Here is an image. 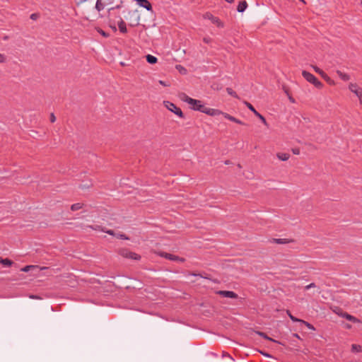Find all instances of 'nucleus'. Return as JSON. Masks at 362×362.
<instances>
[{"label":"nucleus","instance_id":"f257e3e1","mask_svg":"<svg viewBox=\"0 0 362 362\" xmlns=\"http://www.w3.org/2000/svg\"><path fill=\"white\" fill-rule=\"evenodd\" d=\"M180 98L183 102L187 103L192 110L202 112L205 105L202 104L201 100L192 98L184 93L180 94Z\"/></svg>","mask_w":362,"mask_h":362},{"label":"nucleus","instance_id":"f03ea898","mask_svg":"<svg viewBox=\"0 0 362 362\" xmlns=\"http://www.w3.org/2000/svg\"><path fill=\"white\" fill-rule=\"evenodd\" d=\"M302 76L309 83L313 84L316 88L320 89L323 87V84L320 82L313 74L307 71H303Z\"/></svg>","mask_w":362,"mask_h":362},{"label":"nucleus","instance_id":"7ed1b4c3","mask_svg":"<svg viewBox=\"0 0 362 362\" xmlns=\"http://www.w3.org/2000/svg\"><path fill=\"white\" fill-rule=\"evenodd\" d=\"M164 106L170 112H173L180 118H184V114L182 111V110L177 107L176 105L174 103L170 102V101H164L163 102Z\"/></svg>","mask_w":362,"mask_h":362},{"label":"nucleus","instance_id":"20e7f679","mask_svg":"<svg viewBox=\"0 0 362 362\" xmlns=\"http://www.w3.org/2000/svg\"><path fill=\"white\" fill-rule=\"evenodd\" d=\"M119 255L125 258H129L132 259L139 260L140 259L141 257L139 255L131 252L129 250L127 249H122L119 251Z\"/></svg>","mask_w":362,"mask_h":362},{"label":"nucleus","instance_id":"39448f33","mask_svg":"<svg viewBox=\"0 0 362 362\" xmlns=\"http://www.w3.org/2000/svg\"><path fill=\"white\" fill-rule=\"evenodd\" d=\"M244 103L247 107V108L251 110L265 126H268V123L266 119L261 114H259L250 103L245 101Z\"/></svg>","mask_w":362,"mask_h":362},{"label":"nucleus","instance_id":"423d86ee","mask_svg":"<svg viewBox=\"0 0 362 362\" xmlns=\"http://www.w3.org/2000/svg\"><path fill=\"white\" fill-rule=\"evenodd\" d=\"M204 18L205 19L210 20L214 24L216 25L219 28L223 27V24L220 21V19L217 17L214 16L211 13L208 12L204 14Z\"/></svg>","mask_w":362,"mask_h":362},{"label":"nucleus","instance_id":"0eeeda50","mask_svg":"<svg viewBox=\"0 0 362 362\" xmlns=\"http://www.w3.org/2000/svg\"><path fill=\"white\" fill-rule=\"evenodd\" d=\"M160 255L163 257H165L169 260H171V261H175V262H185V259L182 258V257H180L177 255H172V254H170V253H167V252H161L160 253Z\"/></svg>","mask_w":362,"mask_h":362},{"label":"nucleus","instance_id":"6e6552de","mask_svg":"<svg viewBox=\"0 0 362 362\" xmlns=\"http://www.w3.org/2000/svg\"><path fill=\"white\" fill-rule=\"evenodd\" d=\"M202 112L205 113L208 115H210V116H217V115H223L222 111H221L218 109L207 107L206 106H204Z\"/></svg>","mask_w":362,"mask_h":362},{"label":"nucleus","instance_id":"1a4fd4ad","mask_svg":"<svg viewBox=\"0 0 362 362\" xmlns=\"http://www.w3.org/2000/svg\"><path fill=\"white\" fill-rule=\"evenodd\" d=\"M349 89L350 91H351L353 93H354L357 97L358 95H362V88H360L356 83H351L349 85Z\"/></svg>","mask_w":362,"mask_h":362},{"label":"nucleus","instance_id":"9d476101","mask_svg":"<svg viewBox=\"0 0 362 362\" xmlns=\"http://www.w3.org/2000/svg\"><path fill=\"white\" fill-rule=\"evenodd\" d=\"M217 293L224 298H237L238 295L230 291H218Z\"/></svg>","mask_w":362,"mask_h":362},{"label":"nucleus","instance_id":"9b49d317","mask_svg":"<svg viewBox=\"0 0 362 362\" xmlns=\"http://www.w3.org/2000/svg\"><path fill=\"white\" fill-rule=\"evenodd\" d=\"M141 7L145 8L148 11H153L151 4L148 0H135Z\"/></svg>","mask_w":362,"mask_h":362},{"label":"nucleus","instance_id":"f8f14e48","mask_svg":"<svg viewBox=\"0 0 362 362\" xmlns=\"http://www.w3.org/2000/svg\"><path fill=\"white\" fill-rule=\"evenodd\" d=\"M45 269H47V267H40L37 265H28L23 267L21 270L24 272H28L30 270L40 271Z\"/></svg>","mask_w":362,"mask_h":362},{"label":"nucleus","instance_id":"ddd939ff","mask_svg":"<svg viewBox=\"0 0 362 362\" xmlns=\"http://www.w3.org/2000/svg\"><path fill=\"white\" fill-rule=\"evenodd\" d=\"M341 317L346 318L347 320L351 321L352 322H359V320L357 319L356 317L347 313H344L340 315Z\"/></svg>","mask_w":362,"mask_h":362},{"label":"nucleus","instance_id":"4468645a","mask_svg":"<svg viewBox=\"0 0 362 362\" xmlns=\"http://www.w3.org/2000/svg\"><path fill=\"white\" fill-rule=\"evenodd\" d=\"M336 72L339 77L344 81H349L351 78L350 75L348 74L344 73L339 70H337Z\"/></svg>","mask_w":362,"mask_h":362},{"label":"nucleus","instance_id":"2eb2a0df","mask_svg":"<svg viewBox=\"0 0 362 362\" xmlns=\"http://www.w3.org/2000/svg\"><path fill=\"white\" fill-rule=\"evenodd\" d=\"M247 7V3L246 2V1H242L238 4L237 10L238 12L242 13L245 11Z\"/></svg>","mask_w":362,"mask_h":362},{"label":"nucleus","instance_id":"dca6fc26","mask_svg":"<svg viewBox=\"0 0 362 362\" xmlns=\"http://www.w3.org/2000/svg\"><path fill=\"white\" fill-rule=\"evenodd\" d=\"M118 28L119 31L122 33H126L127 32L126 23L122 19H120V21L118 22Z\"/></svg>","mask_w":362,"mask_h":362},{"label":"nucleus","instance_id":"f3484780","mask_svg":"<svg viewBox=\"0 0 362 362\" xmlns=\"http://www.w3.org/2000/svg\"><path fill=\"white\" fill-rule=\"evenodd\" d=\"M276 157L282 161H286L289 159L290 155L287 153H278Z\"/></svg>","mask_w":362,"mask_h":362},{"label":"nucleus","instance_id":"a211bd4d","mask_svg":"<svg viewBox=\"0 0 362 362\" xmlns=\"http://www.w3.org/2000/svg\"><path fill=\"white\" fill-rule=\"evenodd\" d=\"M13 262L9 259H4L2 257H0V264H3L4 266L10 267L13 264Z\"/></svg>","mask_w":362,"mask_h":362},{"label":"nucleus","instance_id":"6ab92c4d","mask_svg":"<svg viewBox=\"0 0 362 362\" xmlns=\"http://www.w3.org/2000/svg\"><path fill=\"white\" fill-rule=\"evenodd\" d=\"M146 61L151 64H156L158 61V59L151 54L146 55Z\"/></svg>","mask_w":362,"mask_h":362},{"label":"nucleus","instance_id":"aec40b11","mask_svg":"<svg viewBox=\"0 0 362 362\" xmlns=\"http://www.w3.org/2000/svg\"><path fill=\"white\" fill-rule=\"evenodd\" d=\"M273 243H277V244H286L291 242V240H288L285 238H274L273 239Z\"/></svg>","mask_w":362,"mask_h":362},{"label":"nucleus","instance_id":"412c9836","mask_svg":"<svg viewBox=\"0 0 362 362\" xmlns=\"http://www.w3.org/2000/svg\"><path fill=\"white\" fill-rule=\"evenodd\" d=\"M322 78L329 85L334 86L335 82L327 74L323 76Z\"/></svg>","mask_w":362,"mask_h":362},{"label":"nucleus","instance_id":"4be33fe9","mask_svg":"<svg viewBox=\"0 0 362 362\" xmlns=\"http://www.w3.org/2000/svg\"><path fill=\"white\" fill-rule=\"evenodd\" d=\"M351 351L353 352H362V346L355 344H352Z\"/></svg>","mask_w":362,"mask_h":362},{"label":"nucleus","instance_id":"5701e85b","mask_svg":"<svg viewBox=\"0 0 362 362\" xmlns=\"http://www.w3.org/2000/svg\"><path fill=\"white\" fill-rule=\"evenodd\" d=\"M105 8L104 4L102 3L101 0H97L95 4V8L98 11H101Z\"/></svg>","mask_w":362,"mask_h":362},{"label":"nucleus","instance_id":"b1692460","mask_svg":"<svg viewBox=\"0 0 362 362\" xmlns=\"http://www.w3.org/2000/svg\"><path fill=\"white\" fill-rule=\"evenodd\" d=\"M82 207H83V204L76 203L71 206V211H77V210L82 209Z\"/></svg>","mask_w":362,"mask_h":362},{"label":"nucleus","instance_id":"393cba45","mask_svg":"<svg viewBox=\"0 0 362 362\" xmlns=\"http://www.w3.org/2000/svg\"><path fill=\"white\" fill-rule=\"evenodd\" d=\"M175 68L182 74H186L187 73V69L182 65L177 64Z\"/></svg>","mask_w":362,"mask_h":362},{"label":"nucleus","instance_id":"a878e982","mask_svg":"<svg viewBox=\"0 0 362 362\" xmlns=\"http://www.w3.org/2000/svg\"><path fill=\"white\" fill-rule=\"evenodd\" d=\"M313 69H314V71L317 73L318 74L320 75V76L322 78L323 76H325V74H326V73L325 71H323L321 69H320L319 67H317V66H312Z\"/></svg>","mask_w":362,"mask_h":362},{"label":"nucleus","instance_id":"bb28decb","mask_svg":"<svg viewBox=\"0 0 362 362\" xmlns=\"http://www.w3.org/2000/svg\"><path fill=\"white\" fill-rule=\"evenodd\" d=\"M223 116L226 119H228V120H230L231 122H233L235 121V119H236L235 117L231 116L230 115H229L228 113H226V112H223Z\"/></svg>","mask_w":362,"mask_h":362},{"label":"nucleus","instance_id":"cd10ccee","mask_svg":"<svg viewBox=\"0 0 362 362\" xmlns=\"http://www.w3.org/2000/svg\"><path fill=\"white\" fill-rule=\"evenodd\" d=\"M226 91H227V93H228L230 95H231V96H233V97H234V98H238V95H237V93H235V92L232 89V88H226Z\"/></svg>","mask_w":362,"mask_h":362},{"label":"nucleus","instance_id":"c85d7f7f","mask_svg":"<svg viewBox=\"0 0 362 362\" xmlns=\"http://www.w3.org/2000/svg\"><path fill=\"white\" fill-rule=\"evenodd\" d=\"M302 324H304L309 329H311V330H315V328L314 327V326L313 325H311L310 323L305 321V320H301V322Z\"/></svg>","mask_w":362,"mask_h":362},{"label":"nucleus","instance_id":"c756f323","mask_svg":"<svg viewBox=\"0 0 362 362\" xmlns=\"http://www.w3.org/2000/svg\"><path fill=\"white\" fill-rule=\"evenodd\" d=\"M288 316H289L290 319H291L293 322H301V320H300V319H298V318H297V317H296L293 316V315H292L290 313H288Z\"/></svg>","mask_w":362,"mask_h":362},{"label":"nucleus","instance_id":"7c9ffc66","mask_svg":"<svg viewBox=\"0 0 362 362\" xmlns=\"http://www.w3.org/2000/svg\"><path fill=\"white\" fill-rule=\"evenodd\" d=\"M315 287H316L315 284V283H311V284L305 286L304 288H305V290H309V289H310L312 288H315Z\"/></svg>","mask_w":362,"mask_h":362},{"label":"nucleus","instance_id":"2f4dec72","mask_svg":"<svg viewBox=\"0 0 362 362\" xmlns=\"http://www.w3.org/2000/svg\"><path fill=\"white\" fill-rule=\"evenodd\" d=\"M203 41L206 44H209L211 42L212 39L209 37H205L203 38Z\"/></svg>","mask_w":362,"mask_h":362},{"label":"nucleus","instance_id":"473e14b6","mask_svg":"<svg viewBox=\"0 0 362 362\" xmlns=\"http://www.w3.org/2000/svg\"><path fill=\"white\" fill-rule=\"evenodd\" d=\"M6 62V57L0 53V63H4Z\"/></svg>","mask_w":362,"mask_h":362},{"label":"nucleus","instance_id":"72a5a7b5","mask_svg":"<svg viewBox=\"0 0 362 362\" xmlns=\"http://www.w3.org/2000/svg\"><path fill=\"white\" fill-rule=\"evenodd\" d=\"M258 334L262 336V337L267 339H269V340H272L271 338H269V337H267L264 333L263 332H258Z\"/></svg>","mask_w":362,"mask_h":362},{"label":"nucleus","instance_id":"f704fd0d","mask_svg":"<svg viewBox=\"0 0 362 362\" xmlns=\"http://www.w3.org/2000/svg\"><path fill=\"white\" fill-rule=\"evenodd\" d=\"M55 121H56V117L54 116V113H52L50 115V122L53 123Z\"/></svg>","mask_w":362,"mask_h":362},{"label":"nucleus","instance_id":"c9c22d12","mask_svg":"<svg viewBox=\"0 0 362 362\" xmlns=\"http://www.w3.org/2000/svg\"><path fill=\"white\" fill-rule=\"evenodd\" d=\"M88 227L91 228V229H93V230H97L100 229V226H88Z\"/></svg>","mask_w":362,"mask_h":362},{"label":"nucleus","instance_id":"e433bc0d","mask_svg":"<svg viewBox=\"0 0 362 362\" xmlns=\"http://www.w3.org/2000/svg\"><path fill=\"white\" fill-rule=\"evenodd\" d=\"M38 17V15L37 13H33L30 16V18L33 20H36Z\"/></svg>","mask_w":362,"mask_h":362},{"label":"nucleus","instance_id":"4c0bfd02","mask_svg":"<svg viewBox=\"0 0 362 362\" xmlns=\"http://www.w3.org/2000/svg\"><path fill=\"white\" fill-rule=\"evenodd\" d=\"M159 83L163 86H169L170 85L166 83L165 81L160 80Z\"/></svg>","mask_w":362,"mask_h":362},{"label":"nucleus","instance_id":"58836bf2","mask_svg":"<svg viewBox=\"0 0 362 362\" xmlns=\"http://www.w3.org/2000/svg\"><path fill=\"white\" fill-rule=\"evenodd\" d=\"M292 151L294 154H296V155L299 154V153H300V151L298 148H293V149H292Z\"/></svg>","mask_w":362,"mask_h":362},{"label":"nucleus","instance_id":"ea45409f","mask_svg":"<svg viewBox=\"0 0 362 362\" xmlns=\"http://www.w3.org/2000/svg\"><path fill=\"white\" fill-rule=\"evenodd\" d=\"M119 237L121 238V239H124V240H127L128 238L124 235V234H120L119 235Z\"/></svg>","mask_w":362,"mask_h":362},{"label":"nucleus","instance_id":"a19ab883","mask_svg":"<svg viewBox=\"0 0 362 362\" xmlns=\"http://www.w3.org/2000/svg\"><path fill=\"white\" fill-rule=\"evenodd\" d=\"M234 122L237 123L238 124H244V123L241 120H240V119H238L237 118L235 119V121Z\"/></svg>","mask_w":362,"mask_h":362},{"label":"nucleus","instance_id":"79ce46f5","mask_svg":"<svg viewBox=\"0 0 362 362\" xmlns=\"http://www.w3.org/2000/svg\"><path fill=\"white\" fill-rule=\"evenodd\" d=\"M189 275H192V276H199L202 278H204V276L201 274H195V273H189Z\"/></svg>","mask_w":362,"mask_h":362},{"label":"nucleus","instance_id":"37998d69","mask_svg":"<svg viewBox=\"0 0 362 362\" xmlns=\"http://www.w3.org/2000/svg\"><path fill=\"white\" fill-rule=\"evenodd\" d=\"M262 355L267 357H271V356L269 354L264 353L262 351L260 352Z\"/></svg>","mask_w":362,"mask_h":362},{"label":"nucleus","instance_id":"c03bdc74","mask_svg":"<svg viewBox=\"0 0 362 362\" xmlns=\"http://www.w3.org/2000/svg\"><path fill=\"white\" fill-rule=\"evenodd\" d=\"M105 233H108L110 235H113V233H114L113 231L111 230H108L105 231Z\"/></svg>","mask_w":362,"mask_h":362},{"label":"nucleus","instance_id":"a18cd8bd","mask_svg":"<svg viewBox=\"0 0 362 362\" xmlns=\"http://www.w3.org/2000/svg\"><path fill=\"white\" fill-rule=\"evenodd\" d=\"M358 100L360 101V103L362 105V94L361 95H358Z\"/></svg>","mask_w":362,"mask_h":362},{"label":"nucleus","instance_id":"49530a36","mask_svg":"<svg viewBox=\"0 0 362 362\" xmlns=\"http://www.w3.org/2000/svg\"><path fill=\"white\" fill-rule=\"evenodd\" d=\"M289 100L291 103H295V100L292 97H289Z\"/></svg>","mask_w":362,"mask_h":362},{"label":"nucleus","instance_id":"de8ad7c7","mask_svg":"<svg viewBox=\"0 0 362 362\" xmlns=\"http://www.w3.org/2000/svg\"><path fill=\"white\" fill-rule=\"evenodd\" d=\"M100 33H101L103 35L106 36V34H105V33L103 30H101V31H100Z\"/></svg>","mask_w":362,"mask_h":362},{"label":"nucleus","instance_id":"09e8293b","mask_svg":"<svg viewBox=\"0 0 362 362\" xmlns=\"http://www.w3.org/2000/svg\"><path fill=\"white\" fill-rule=\"evenodd\" d=\"M226 1L228 2V3H232L234 1V0H225Z\"/></svg>","mask_w":362,"mask_h":362},{"label":"nucleus","instance_id":"8fccbe9b","mask_svg":"<svg viewBox=\"0 0 362 362\" xmlns=\"http://www.w3.org/2000/svg\"><path fill=\"white\" fill-rule=\"evenodd\" d=\"M346 327H347V328H350V327H351V326H350V325H346Z\"/></svg>","mask_w":362,"mask_h":362},{"label":"nucleus","instance_id":"3c124183","mask_svg":"<svg viewBox=\"0 0 362 362\" xmlns=\"http://www.w3.org/2000/svg\"><path fill=\"white\" fill-rule=\"evenodd\" d=\"M32 298H37V297L31 296Z\"/></svg>","mask_w":362,"mask_h":362},{"label":"nucleus","instance_id":"603ef678","mask_svg":"<svg viewBox=\"0 0 362 362\" xmlns=\"http://www.w3.org/2000/svg\"><path fill=\"white\" fill-rule=\"evenodd\" d=\"M300 1H302V2H303V3H305V1H304V0H300Z\"/></svg>","mask_w":362,"mask_h":362},{"label":"nucleus","instance_id":"864d4df0","mask_svg":"<svg viewBox=\"0 0 362 362\" xmlns=\"http://www.w3.org/2000/svg\"><path fill=\"white\" fill-rule=\"evenodd\" d=\"M361 6H362V0H361Z\"/></svg>","mask_w":362,"mask_h":362}]
</instances>
